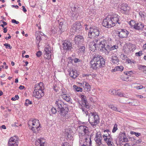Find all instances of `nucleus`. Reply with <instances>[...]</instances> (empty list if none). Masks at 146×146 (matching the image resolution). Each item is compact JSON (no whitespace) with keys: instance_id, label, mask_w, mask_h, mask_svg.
Here are the masks:
<instances>
[{"instance_id":"nucleus-35","label":"nucleus","mask_w":146,"mask_h":146,"mask_svg":"<svg viewBox=\"0 0 146 146\" xmlns=\"http://www.w3.org/2000/svg\"><path fill=\"white\" fill-rule=\"evenodd\" d=\"M117 92V90H110L109 91V93L112 95H116V94Z\"/></svg>"},{"instance_id":"nucleus-43","label":"nucleus","mask_w":146,"mask_h":146,"mask_svg":"<svg viewBox=\"0 0 146 146\" xmlns=\"http://www.w3.org/2000/svg\"><path fill=\"white\" fill-rule=\"evenodd\" d=\"M121 141L125 142H127L128 141V139L126 137V135H125V136L123 137V138L122 139V141Z\"/></svg>"},{"instance_id":"nucleus-60","label":"nucleus","mask_w":146,"mask_h":146,"mask_svg":"<svg viewBox=\"0 0 146 146\" xmlns=\"http://www.w3.org/2000/svg\"><path fill=\"white\" fill-rule=\"evenodd\" d=\"M104 50H105V51H104L105 54L106 55H108L110 51L108 50H106V49H104Z\"/></svg>"},{"instance_id":"nucleus-19","label":"nucleus","mask_w":146,"mask_h":146,"mask_svg":"<svg viewBox=\"0 0 146 146\" xmlns=\"http://www.w3.org/2000/svg\"><path fill=\"white\" fill-rule=\"evenodd\" d=\"M85 26H86V27H85V30L86 31L88 30V29H90L89 32H88V40L89 41L88 42H89V46H90V42H89V41L90 40V39L91 38V31L90 29H91V27L90 25H87V24L86 25H85Z\"/></svg>"},{"instance_id":"nucleus-54","label":"nucleus","mask_w":146,"mask_h":146,"mask_svg":"<svg viewBox=\"0 0 146 146\" xmlns=\"http://www.w3.org/2000/svg\"><path fill=\"white\" fill-rule=\"evenodd\" d=\"M118 47L116 45H114L112 46L111 45L112 50H113L115 49H117L118 48Z\"/></svg>"},{"instance_id":"nucleus-51","label":"nucleus","mask_w":146,"mask_h":146,"mask_svg":"<svg viewBox=\"0 0 146 146\" xmlns=\"http://www.w3.org/2000/svg\"><path fill=\"white\" fill-rule=\"evenodd\" d=\"M8 146H18V144L17 143H8Z\"/></svg>"},{"instance_id":"nucleus-47","label":"nucleus","mask_w":146,"mask_h":146,"mask_svg":"<svg viewBox=\"0 0 146 146\" xmlns=\"http://www.w3.org/2000/svg\"><path fill=\"white\" fill-rule=\"evenodd\" d=\"M142 51H139L138 52H137L135 53V55L136 56H141L142 54L143 53H142Z\"/></svg>"},{"instance_id":"nucleus-53","label":"nucleus","mask_w":146,"mask_h":146,"mask_svg":"<svg viewBox=\"0 0 146 146\" xmlns=\"http://www.w3.org/2000/svg\"><path fill=\"white\" fill-rule=\"evenodd\" d=\"M80 50L81 52H84L85 50V47L84 46H80Z\"/></svg>"},{"instance_id":"nucleus-20","label":"nucleus","mask_w":146,"mask_h":146,"mask_svg":"<svg viewBox=\"0 0 146 146\" xmlns=\"http://www.w3.org/2000/svg\"><path fill=\"white\" fill-rule=\"evenodd\" d=\"M82 98V105L86 108L88 109L89 108V105L87 104V101L86 100V97L83 95H81Z\"/></svg>"},{"instance_id":"nucleus-50","label":"nucleus","mask_w":146,"mask_h":146,"mask_svg":"<svg viewBox=\"0 0 146 146\" xmlns=\"http://www.w3.org/2000/svg\"><path fill=\"white\" fill-rule=\"evenodd\" d=\"M42 55V52L40 51H39L36 53V55L38 57H40Z\"/></svg>"},{"instance_id":"nucleus-41","label":"nucleus","mask_w":146,"mask_h":146,"mask_svg":"<svg viewBox=\"0 0 146 146\" xmlns=\"http://www.w3.org/2000/svg\"><path fill=\"white\" fill-rule=\"evenodd\" d=\"M117 95L121 97L124 96L123 93L122 92H118V90H117V92L116 94V95Z\"/></svg>"},{"instance_id":"nucleus-63","label":"nucleus","mask_w":146,"mask_h":146,"mask_svg":"<svg viewBox=\"0 0 146 146\" xmlns=\"http://www.w3.org/2000/svg\"><path fill=\"white\" fill-rule=\"evenodd\" d=\"M23 8L22 10L24 12H26L27 11L26 9L25 8V7L24 6H22Z\"/></svg>"},{"instance_id":"nucleus-32","label":"nucleus","mask_w":146,"mask_h":146,"mask_svg":"<svg viewBox=\"0 0 146 146\" xmlns=\"http://www.w3.org/2000/svg\"><path fill=\"white\" fill-rule=\"evenodd\" d=\"M136 23L133 20H131L130 21H129L128 24L132 27L134 28Z\"/></svg>"},{"instance_id":"nucleus-12","label":"nucleus","mask_w":146,"mask_h":146,"mask_svg":"<svg viewBox=\"0 0 146 146\" xmlns=\"http://www.w3.org/2000/svg\"><path fill=\"white\" fill-rule=\"evenodd\" d=\"M92 116H94V121L92 122V126L94 127L100 122V117L96 112H92Z\"/></svg>"},{"instance_id":"nucleus-57","label":"nucleus","mask_w":146,"mask_h":146,"mask_svg":"<svg viewBox=\"0 0 146 146\" xmlns=\"http://www.w3.org/2000/svg\"><path fill=\"white\" fill-rule=\"evenodd\" d=\"M62 146H71L69 143L67 142H65L63 143Z\"/></svg>"},{"instance_id":"nucleus-37","label":"nucleus","mask_w":146,"mask_h":146,"mask_svg":"<svg viewBox=\"0 0 146 146\" xmlns=\"http://www.w3.org/2000/svg\"><path fill=\"white\" fill-rule=\"evenodd\" d=\"M145 13L144 12L140 11L139 13V15L141 17L143 18H145Z\"/></svg>"},{"instance_id":"nucleus-64","label":"nucleus","mask_w":146,"mask_h":146,"mask_svg":"<svg viewBox=\"0 0 146 146\" xmlns=\"http://www.w3.org/2000/svg\"><path fill=\"white\" fill-rule=\"evenodd\" d=\"M25 88V87L24 86H22V85H20L19 86V88L21 90H23V89L24 88Z\"/></svg>"},{"instance_id":"nucleus-39","label":"nucleus","mask_w":146,"mask_h":146,"mask_svg":"<svg viewBox=\"0 0 146 146\" xmlns=\"http://www.w3.org/2000/svg\"><path fill=\"white\" fill-rule=\"evenodd\" d=\"M117 125L116 124H115L113 127L112 130V132L113 133H115L117 129Z\"/></svg>"},{"instance_id":"nucleus-15","label":"nucleus","mask_w":146,"mask_h":146,"mask_svg":"<svg viewBox=\"0 0 146 146\" xmlns=\"http://www.w3.org/2000/svg\"><path fill=\"white\" fill-rule=\"evenodd\" d=\"M84 38L82 36L78 35L76 36L74 38V41L76 44L79 45L82 44L84 42Z\"/></svg>"},{"instance_id":"nucleus-59","label":"nucleus","mask_w":146,"mask_h":146,"mask_svg":"<svg viewBox=\"0 0 146 146\" xmlns=\"http://www.w3.org/2000/svg\"><path fill=\"white\" fill-rule=\"evenodd\" d=\"M108 138L107 140H108V141H112V138L111 137V136L110 135V136H109V137H108Z\"/></svg>"},{"instance_id":"nucleus-48","label":"nucleus","mask_w":146,"mask_h":146,"mask_svg":"<svg viewBox=\"0 0 146 146\" xmlns=\"http://www.w3.org/2000/svg\"><path fill=\"white\" fill-rule=\"evenodd\" d=\"M142 141L141 139H139L138 140H136V144H139L141 143L142 142Z\"/></svg>"},{"instance_id":"nucleus-3","label":"nucleus","mask_w":146,"mask_h":146,"mask_svg":"<svg viewBox=\"0 0 146 146\" xmlns=\"http://www.w3.org/2000/svg\"><path fill=\"white\" fill-rule=\"evenodd\" d=\"M92 68L96 70L99 68H102L105 66V60L103 58L95 51L92 49Z\"/></svg>"},{"instance_id":"nucleus-6","label":"nucleus","mask_w":146,"mask_h":146,"mask_svg":"<svg viewBox=\"0 0 146 146\" xmlns=\"http://www.w3.org/2000/svg\"><path fill=\"white\" fill-rule=\"evenodd\" d=\"M39 120L35 119H31L28 122L29 126L31 125L33 126L31 127V130L34 133H36L40 129V124Z\"/></svg>"},{"instance_id":"nucleus-31","label":"nucleus","mask_w":146,"mask_h":146,"mask_svg":"<svg viewBox=\"0 0 146 146\" xmlns=\"http://www.w3.org/2000/svg\"><path fill=\"white\" fill-rule=\"evenodd\" d=\"M125 135V133L124 132H120L118 138L120 141H122V139Z\"/></svg>"},{"instance_id":"nucleus-10","label":"nucleus","mask_w":146,"mask_h":146,"mask_svg":"<svg viewBox=\"0 0 146 146\" xmlns=\"http://www.w3.org/2000/svg\"><path fill=\"white\" fill-rule=\"evenodd\" d=\"M129 32L126 29H121L117 32V34L121 38H125L128 36Z\"/></svg>"},{"instance_id":"nucleus-8","label":"nucleus","mask_w":146,"mask_h":146,"mask_svg":"<svg viewBox=\"0 0 146 146\" xmlns=\"http://www.w3.org/2000/svg\"><path fill=\"white\" fill-rule=\"evenodd\" d=\"M64 50L66 51H71L73 49L72 43L68 40L64 41L62 44Z\"/></svg>"},{"instance_id":"nucleus-11","label":"nucleus","mask_w":146,"mask_h":146,"mask_svg":"<svg viewBox=\"0 0 146 146\" xmlns=\"http://www.w3.org/2000/svg\"><path fill=\"white\" fill-rule=\"evenodd\" d=\"M121 12L125 15H128L130 9V7L125 3H123L121 5Z\"/></svg>"},{"instance_id":"nucleus-16","label":"nucleus","mask_w":146,"mask_h":146,"mask_svg":"<svg viewBox=\"0 0 146 146\" xmlns=\"http://www.w3.org/2000/svg\"><path fill=\"white\" fill-rule=\"evenodd\" d=\"M82 26L80 22L78 21L75 22L73 25V29L76 32L79 33V29L81 28Z\"/></svg>"},{"instance_id":"nucleus-55","label":"nucleus","mask_w":146,"mask_h":146,"mask_svg":"<svg viewBox=\"0 0 146 146\" xmlns=\"http://www.w3.org/2000/svg\"><path fill=\"white\" fill-rule=\"evenodd\" d=\"M132 100V102H129L128 103V104H131V105H132V106H135L136 105L134 104V103H135V102H136V100H133L132 99H131Z\"/></svg>"},{"instance_id":"nucleus-21","label":"nucleus","mask_w":146,"mask_h":146,"mask_svg":"<svg viewBox=\"0 0 146 146\" xmlns=\"http://www.w3.org/2000/svg\"><path fill=\"white\" fill-rule=\"evenodd\" d=\"M111 54L112 55V56L111 58V61L114 64L117 63L119 61V60L118 59L117 56L112 53H111Z\"/></svg>"},{"instance_id":"nucleus-30","label":"nucleus","mask_w":146,"mask_h":146,"mask_svg":"<svg viewBox=\"0 0 146 146\" xmlns=\"http://www.w3.org/2000/svg\"><path fill=\"white\" fill-rule=\"evenodd\" d=\"M123 67L122 66H120L115 67L113 69V70L114 71H121L123 70Z\"/></svg>"},{"instance_id":"nucleus-4","label":"nucleus","mask_w":146,"mask_h":146,"mask_svg":"<svg viewBox=\"0 0 146 146\" xmlns=\"http://www.w3.org/2000/svg\"><path fill=\"white\" fill-rule=\"evenodd\" d=\"M55 106L57 108V111L62 117L66 119L69 118V115L68 113L69 109L68 105L60 100H56Z\"/></svg>"},{"instance_id":"nucleus-34","label":"nucleus","mask_w":146,"mask_h":146,"mask_svg":"<svg viewBox=\"0 0 146 146\" xmlns=\"http://www.w3.org/2000/svg\"><path fill=\"white\" fill-rule=\"evenodd\" d=\"M33 104V102L32 101H30L29 99H26L25 100V105L26 106H28L29 105L32 104Z\"/></svg>"},{"instance_id":"nucleus-49","label":"nucleus","mask_w":146,"mask_h":146,"mask_svg":"<svg viewBox=\"0 0 146 146\" xmlns=\"http://www.w3.org/2000/svg\"><path fill=\"white\" fill-rule=\"evenodd\" d=\"M103 137L104 139V140L105 141L107 142V141L108 139V136L107 135H106L105 134H104L103 135Z\"/></svg>"},{"instance_id":"nucleus-36","label":"nucleus","mask_w":146,"mask_h":146,"mask_svg":"<svg viewBox=\"0 0 146 146\" xmlns=\"http://www.w3.org/2000/svg\"><path fill=\"white\" fill-rule=\"evenodd\" d=\"M130 133L132 135H135L137 137H138L139 136H140L141 135V134L139 133H136L134 131H131L130 132Z\"/></svg>"},{"instance_id":"nucleus-52","label":"nucleus","mask_w":146,"mask_h":146,"mask_svg":"<svg viewBox=\"0 0 146 146\" xmlns=\"http://www.w3.org/2000/svg\"><path fill=\"white\" fill-rule=\"evenodd\" d=\"M74 62L75 63H77L78 62H80V60L77 58H75L74 59Z\"/></svg>"},{"instance_id":"nucleus-44","label":"nucleus","mask_w":146,"mask_h":146,"mask_svg":"<svg viewBox=\"0 0 146 146\" xmlns=\"http://www.w3.org/2000/svg\"><path fill=\"white\" fill-rule=\"evenodd\" d=\"M19 98V97L17 95H16L14 97H13L11 98V100L13 101H15L16 100H18Z\"/></svg>"},{"instance_id":"nucleus-24","label":"nucleus","mask_w":146,"mask_h":146,"mask_svg":"<svg viewBox=\"0 0 146 146\" xmlns=\"http://www.w3.org/2000/svg\"><path fill=\"white\" fill-rule=\"evenodd\" d=\"M63 94L61 95V97L64 100L68 102H70L71 98L68 95L66 94L64 92H62Z\"/></svg>"},{"instance_id":"nucleus-17","label":"nucleus","mask_w":146,"mask_h":146,"mask_svg":"<svg viewBox=\"0 0 146 146\" xmlns=\"http://www.w3.org/2000/svg\"><path fill=\"white\" fill-rule=\"evenodd\" d=\"M45 140L42 138L37 139L35 142V144L37 146H45Z\"/></svg>"},{"instance_id":"nucleus-23","label":"nucleus","mask_w":146,"mask_h":146,"mask_svg":"<svg viewBox=\"0 0 146 146\" xmlns=\"http://www.w3.org/2000/svg\"><path fill=\"white\" fill-rule=\"evenodd\" d=\"M108 106L109 108H111L113 111H116L120 113L122 112V111L121 109H118L116 106H115L113 105L108 104Z\"/></svg>"},{"instance_id":"nucleus-2","label":"nucleus","mask_w":146,"mask_h":146,"mask_svg":"<svg viewBox=\"0 0 146 146\" xmlns=\"http://www.w3.org/2000/svg\"><path fill=\"white\" fill-rule=\"evenodd\" d=\"M120 18V16L117 14L115 13L112 14L104 19L102 25L106 27L111 28L115 26L117 23L119 25L121 24Z\"/></svg>"},{"instance_id":"nucleus-58","label":"nucleus","mask_w":146,"mask_h":146,"mask_svg":"<svg viewBox=\"0 0 146 146\" xmlns=\"http://www.w3.org/2000/svg\"><path fill=\"white\" fill-rule=\"evenodd\" d=\"M36 39L37 40L40 42L41 40V38L40 36H37L36 37Z\"/></svg>"},{"instance_id":"nucleus-5","label":"nucleus","mask_w":146,"mask_h":146,"mask_svg":"<svg viewBox=\"0 0 146 146\" xmlns=\"http://www.w3.org/2000/svg\"><path fill=\"white\" fill-rule=\"evenodd\" d=\"M43 85V83L40 82L38 85L35 87L34 88L33 96L38 99L44 96V93L43 91L44 89Z\"/></svg>"},{"instance_id":"nucleus-22","label":"nucleus","mask_w":146,"mask_h":146,"mask_svg":"<svg viewBox=\"0 0 146 146\" xmlns=\"http://www.w3.org/2000/svg\"><path fill=\"white\" fill-rule=\"evenodd\" d=\"M81 86H83L85 89L86 90L88 91H90L91 86L90 85L86 82H83V83H81Z\"/></svg>"},{"instance_id":"nucleus-42","label":"nucleus","mask_w":146,"mask_h":146,"mask_svg":"<svg viewBox=\"0 0 146 146\" xmlns=\"http://www.w3.org/2000/svg\"><path fill=\"white\" fill-rule=\"evenodd\" d=\"M4 45L6 47V48H9V49H11L12 48V46H10V45L8 43L4 44Z\"/></svg>"},{"instance_id":"nucleus-7","label":"nucleus","mask_w":146,"mask_h":146,"mask_svg":"<svg viewBox=\"0 0 146 146\" xmlns=\"http://www.w3.org/2000/svg\"><path fill=\"white\" fill-rule=\"evenodd\" d=\"M86 133H85L81 132H80L79 133V135L80 138V142L81 143V142L84 141V140H85V141L86 143V144H84L81 146H90V145L91 143V135H90L89 138L90 141H89L88 139L86 137V135H85V134Z\"/></svg>"},{"instance_id":"nucleus-14","label":"nucleus","mask_w":146,"mask_h":146,"mask_svg":"<svg viewBox=\"0 0 146 146\" xmlns=\"http://www.w3.org/2000/svg\"><path fill=\"white\" fill-rule=\"evenodd\" d=\"M44 57L46 59H49L51 58V49L49 47H46L44 51Z\"/></svg>"},{"instance_id":"nucleus-40","label":"nucleus","mask_w":146,"mask_h":146,"mask_svg":"<svg viewBox=\"0 0 146 146\" xmlns=\"http://www.w3.org/2000/svg\"><path fill=\"white\" fill-rule=\"evenodd\" d=\"M104 49H106L109 51L112 50L111 45H107L106 47H104Z\"/></svg>"},{"instance_id":"nucleus-62","label":"nucleus","mask_w":146,"mask_h":146,"mask_svg":"<svg viewBox=\"0 0 146 146\" xmlns=\"http://www.w3.org/2000/svg\"><path fill=\"white\" fill-rule=\"evenodd\" d=\"M104 132L105 133L106 132L107 133H108V135H109V133L111 134V132L110 131L109 129H107L106 130H105L104 131Z\"/></svg>"},{"instance_id":"nucleus-56","label":"nucleus","mask_w":146,"mask_h":146,"mask_svg":"<svg viewBox=\"0 0 146 146\" xmlns=\"http://www.w3.org/2000/svg\"><path fill=\"white\" fill-rule=\"evenodd\" d=\"M11 22L13 23H15L16 24H18L19 23L18 21H16L15 20L13 19L11 20Z\"/></svg>"},{"instance_id":"nucleus-9","label":"nucleus","mask_w":146,"mask_h":146,"mask_svg":"<svg viewBox=\"0 0 146 146\" xmlns=\"http://www.w3.org/2000/svg\"><path fill=\"white\" fill-rule=\"evenodd\" d=\"M102 134L100 132H97L96 134V135L94 138L97 146H104V145L102 143Z\"/></svg>"},{"instance_id":"nucleus-45","label":"nucleus","mask_w":146,"mask_h":146,"mask_svg":"<svg viewBox=\"0 0 146 146\" xmlns=\"http://www.w3.org/2000/svg\"><path fill=\"white\" fill-rule=\"evenodd\" d=\"M124 74L127 75L128 76L129 75H132L133 74V72L132 71H126L124 72Z\"/></svg>"},{"instance_id":"nucleus-13","label":"nucleus","mask_w":146,"mask_h":146,"mask_svg":"<svg viewBox=\"0 0 146 146\" xmlns=\"http://www.w3.org/2000/svg\"><path fill=\"white\" fill-rule=\"evenodd\" d=\"M68 71L69 76L73 79L76 78L78 76L77 71L73 68L68 69Z\"/></svg>"},{"instance_id":"nucleus-61","label":"nucleus","mask_w":146,"mask_h":146,"mask_svg":"<svg viewBox=\"0 0 146 146\" xmlns=\"http://www.w3.org/2000/svg\"><path fill=\"white\" fill-rule=\"evenodd\" d=\"M100 1V0H94V4L97 2H98V3H100L101 2Z\"/></svg>"},{"instance_id":"nucleus-33","label":"nucleus","mask_w":146,"mask_h":146,"mask_svg":"<svg viewBox=\"0 0 146 146\" xmlns=\"http://www.w3.org/2000/svg\"><path fill=\"white\" fill-rule=\"evenodd\" d=\"M73 88L77 92H82V88L78 86L75 85H74L73 86Z\"/></svg>"},{"instance_id":"nucleus-27","label":"nucleus","mask_w":146,"mask_h":146,"mask_svg":"<svg viewBox=\"0 0 146 146\" xmlns=\"http://www.w3.org/2000/svg\"><path fill=\"white\" fill-rule=\"evenodd\" d=\"M131 77V76L128 75L127 74L121 75V79L124 81L128 82L131 81V80L129 79V78Z\"/></svg>"},{"instance_id":"nucleus-29","label":"nucleus","mask_w":146,"mask_h":146,"mask_svg":"<svg viewBox=\"0 0 146 146\" xmlns=\"http://www.w3.org/2000/svg\"><path fill=\"white\" fill-rule=\"evenodd\" d=\"M80 129L83 131V132L85 133H87L88 132V128L85 125H81L79 126Z\"/></svg>"},{"instance_id":"nucleus-26","label":"nucleus","mask_w":146,"mask_h":146,"mask_svg":"<svg viewBox=\"0 0 146 146\" xmlns=\"http://www.w3.org/2000/svg\"><path fill=\"white\" fill-rule=\"evenodd\" d=\"M64 135L66 138L71 139L72 137L70 131L68 129H65Z\"/></svg>"},{"instance_id":"nucleus-18","label":"nucleus","mask_w":146,"mask_h":146,"mask_svg":"<svg viewBox=\"0 0 146 146\" xmlns=\"http://www.w3.org/2000/svg\"><path fill=\"white\" fill-rule=\"evenodd\" d=\"M144 27V25L141 22L136 23L134 28L135 30H143Z\"/></svg>"},{"instance_id":"nucleus-1","label":"nucleus","mask_w":146,"mask_h":146,"mask_svg":"<svg viewBox=\"0 0 146 146\" xmlns=\"http://www.w3.org/2000/svg\"><path fill=\"white\" fill-rule=\"evenodd\" d=\"M99 28L95 26L92 27V48L93 50H96V47L104 48L106 41V40H100L98 38L99 35Z\"/></svg>"},{"instance_id":"nucleus-38","label":"nucleus","mask_w":146,"mask_h":146,"mask_svg":"<svg viewBox=\"0 0 146 146\" xmlns=\"http://www.w3.org/2000/svg\"><path fill=\"white\" fill-rule=\"evenodd\" d=\"M138 68L139 70H141L142 69H145L146 68V66L142 65H139L138 66Z\"/></svg>"},{"instance_id":"nucleus-25","label":"nucleus","mask_w":146,"mask_h":146,"mask_svg":"<svg viewBox=\"0 0 146 146\" xmlns=\"http://www.w3.org/2000/svg\"><path fill=\"white\" fill-rule=\"evenodd\" d=\"M16 136L11 137L9 139L8 143H17V138Z\"/></svg>"},{"instance_id":"nucleus-46","label":"nucleus","mask_w":146,"mask_h":146,"mask_svg":"<svg viewBox=\"0 0 146 146\" xmlns=\"http://www.w3.org/2000/svg\"><path fill=\"white\" fill-rule=\"evenodd\" d=\"M57 110L55 108L52 107L51 109V111L53 114H55L57 112Z\"/></svg>"},{"instance_id":"nucleus-28","label":"nucleus","mask_w":146,"mask_h":146,"mask_svg":"<svg viewBox=\"0 0 146 146\" xmlns=\"http://www.w3.org/2000/svg\"><path fill=\"white\" fill-rule=\"evenodd\" d=\"M63 23L62 22H60L59 23V25L58 26V31H57L56 32L58 33L59 34H61L62 32H63L64 31V30L63 29V27H63Z\"/></svg>"}]
</instances>
